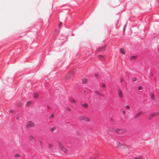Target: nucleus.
<instances>
[{
	"mask_svg": "<svg viewBox=\"0 0 159 159\" xmlns=\"http://www.w3.org/2000/svg\"><path fill=\"white\" fill-rule=\"evenodd\" d=\"M151 76H153V74L152 73H151L150 75Z\"/></svg>",
	"mask_w": 159,
	"mask_h": 159,
	"instance_id": "nucleus-37",
	"label": "nucleus"
},
{
	"mask_svg": "<svg viewBox=\"0 0 159 159\" xmlns=\"http://www.w3.org/2000/svg\"><path fill=\"white\" fill-rule=\"evenodd\" d=\"M95 76L97 77L98 76V74H95Z\"/></svg>",
	"mask_w": 159,
	"mask_h": 159,
	"instance_id": "nucleus-36",
	"label": "nucleus"
},
{
	"mask_svg": "<svg viewBox=\"0 0 159 159\" xmlns=\"http://www.w3.org/2000/svg\"><path fill=\"white\" fill-rule=\"evenodd\" d=\"M105 47H102L99 48V51H102V50H104L105 49Z\"/></svg>",
	"mask_w": 159,
	"mask_h": 159,
	"instance_id": "nucleus-22",
	"label": "nucleus"
},
{
	"mask_svg": "<svg viewBox=\"0 0 159 159\" xmlns=\"http://www.w3.org/2000/svg\"><path fill=\"white\" fill-rule=\"evenodd\" d=\"M134 159H145V158L142 156H140L137 157H135Z\"/></svg>",
	"mask_w": 159,
	"mask_h": 159,
	"instance_id": "nucleus-14",
	"label": "nucleus"
},
{
	"mask_svg": "<svg viewBox=\"0 0 159 159\" xmlns=\"http://www.w3.org/2000/svg\"><path fill=\"white\" fill-rule=\"evenodd\" d=\"M54 114H52L50 115V117L53 118L54 117Z\"/></svg>",
	"mask_w": 159,
	"mask_h": 159,
	"instance_id": "nucleus-30",
	"label": "nucleus"
},
{
	"mask_svg": "<svg viewBox=\"0 0 159 159\" xmlns=\"http://www.w3.org/2000/svg\"><path fill=\"white\" fill-rule=\"evenodd\" d=\"M29 140L30 141L34 142L35 141V139L34 137L33 136L30 134L29 135Z\"/></svg>",
	"mask_w": 159,
	"mask_h": 159,
	"instance_id": "nucleus-8",
	"label": "nucleus"
},
{
	"mask_svg": "<svg viewBox=\"0 0 159 159\" xmlns=\"http://www.w3.org/2000/svg\"><path fill=\"white\" fill-rule=\"evenodd\" d=\"M39 95L38 94L35 93L34 94V97L35 98H38Z\"/></svg>",
	"mask_w": 159,
	"mask_h": 159,
	"instance_id": "nucleus-21",
	"label": "nucleus"
},
{
	"mask_svg": "<svg viewBox=\"0 0 159 159\" xmlns=\"http://www.w3.org/2000/svg\"><path fill=\"white\" fill-rule=\"evenodd\" d=\"M81 105L83 107L85 108H87L88 107V105L86 103L81 104Z\"/></svg>",
	"mask_w": 159,
	"mask_h": 159,
	"instance_id": "nucleus-12",
	"label": "nucleus"
},
{
	"mask_svg": "<svg viewBox=\"0 0 159 159\" xmlns=\"http://www.w3.org/2000/svg\"><path fill=\"white\" fill-rule=\"evenodd\" d=\"M15 156L17 157H20V155L18 154H17L15 155Z\"/></svg>",
	"mask_w": 159,
	"mask_h": 159,
	"instance_id": "nucleus-32",
	"label": "nucleus"
},
{
	"mask_svg": "<svg viewBox=\"0 0 159 159\" xmlns=\"http://www.w3.org/2000/svg\"><path fill=\"white\" fill-rule=\"evenodd\" d=\"M132 80L133 81H135L137 80V79L136 78L134 77L133 78Z\"/></svg>",
	"mask_w": 159,
	"mask_h": 159,
	"instance_id": "nucleus-27",
	"label": "nucleus"
},
{
	"mask_svg": "<svg viewBox=\"0 0 159 159\" xmlns=\"http://www.w3.org/2000/svg\"><path fill=\"white\" fill-rule=\"evenodd\" d=\"M102 86L103 87L105 88V84L104 83H102Z\"/></svg>",
	"mask_w": 159,
	"mask_h": 159,
	"instance_id": "nucleus-29",
	"label": "nucleus"
},
{
	"mask_svg": "<svg viewBox=\"0 0 159 159\" xmlns=\"http://www.w3.org/2000/svg\"><path fill=\"white\" fill-rule=\"evenodd\" d=\"M95 93L96 94H97V95H98L102 96V94L101 93H100V92H98V91H96Z\"/></svg>",
	"mask_w": 159,
	"mask_h": 159,
	"instance_id": "nucleus-24",
	"label": "nucleus"
},
{
	"mask_svg": "<svg viewBox=\"0 0 159 159\" xmlns=\"http://www.w3.org/2000/svg\"><path fill=\"white\" fill-rule=\"evenodd\" d=\"M118 93L120 98H122L123 97V95L122 92L120 89H119L118 90Z\"/></svg>",
	"mask_w": 159,
	"mask_h": 159,
	"instance_id": "nucleus-10",
	"label": "nucleus"
},
{
	"mask_svg": "<svg viewBox=\"0 0 159 159\" xmlns=\"http://www.w3.org/2000/svg\"><path fill=\"white\" fill-rule=\"evenodd\" d=\"M57 144L59 148V149L63 152L66 153L68 151V149L65 147L60 142L57 141Z\"/></svg>",
	"mask_w": 159,
	"mask_h": 159,
	"instance_id": "nucleus-1",
	"label": "nucleus"
},
{
	"mask_svg": "<svg viewBox=\"0 0 159 159\" xmlns=\"http://www.w3.org/2000/svg\"><path fill=\"white\" fill-rule=\"evenodd\" d=\"M70 102L72 103H74V104H75L76 103V102L75 101V100L74 99H73V98H71L70 99Z\"/></svg>",
	"mask_w": 159,
	"mask_h": 159,
	"instance_id": "nucleus-18",
	"label": "nucleus"
},
{
	"mask_svg": "<svg viewBox=\"0 0 159 159\" xmlns=\"http://www.w3.org/2000/svg\"><path fill=\"white\" fill-rule=\"evenodd\" d=\"M156 115L155 113H153L152 114L150 115V116H149L148 119L149 120H151L152 117L154 116H155Z\"/></svg>",
	"mask_w": 159,
	"mask_h": 159,
	"instance_id": "nucleus-11",
	"label": "nucleus"
},
{
	"mask_svg": "<svg viewBox=\"0 0 159 159\" xmlns=\"http://www.w3.org/2000/svg\"><path fill=\"white\" fill-rule=\"evenodd\" d=\"M120 52L123 54H125V50L121 48L120 49Z\"/></svg>",
	"mask_w": 159,
	"mask_h": 159,
	"instance_id": "nucleus-16",
	"label": "nucleus"
},
{
	"mask_svg": "<svg viewBox=\"0 0 159 159\" xmlns=\"http://www.w3.org/2000/svg\"><path fill=\"white\" fill-rule=\"evenodd\" d=\"M48 108H49V107H48Z\"/></svg>",
	"mask_w": 159,
	"mask_h": 159,
	"instance_id": "nucleus-38",
	"label": "nucleus"
},
{
	"mask_svg": "<svg viewBox=\"0 0 159 159\" xmlns=\"http://www.w3.org/2000/svg\"><path fill=\"white\" fill-rule=\"evenodd\" d=\"M115 131L116 133L119 134H123L125 133L126 132V130L125 129H116L115 130Z\"/></svg>",
	"mask_w": 159,
	"mask_h": 159,
	"instance_id": "nucleus-6",
	"label": "nucleus"
},
{
	"mask_svg": "<svg viewBox=\"0 0 159 159\" xmlns=\"http://www.w3.org/2000/svg\"><path fill=\"white\" fill-rule=\"evenodd\" d=\"M137 57V56H132L131 57V59L132 60H134L135 59H136Z\"/></svg>",
	"mask_w": 159,
	"mask_h": 159,
	"instance_id": "nucleus-20",
	"label": "nucleus"
},
{
	"mask_svg": "<svg viewBox=\"0 0 159 159\" xmlns=\"http://www.w3.org/2000/svg\"><path fill=\"white\" fill-rule=\"evenodd\" d=\"M61 24H62V22H60L59 24V27H60V26L61 25Z\"/></svg>",
	"mask_w": 159,
	"mask_h": 159,
	"instance_id": "nucleus-33",
	"label": "nucleus"
},
{
	"mask_svg": "<svg viewBox=\"0 0 159 159\" xmlns=\"http://www.w3.org/2000/svg\"><path fill=\"white\" fill-rule=\"evenodd\" d=\"M32 103V102L31 101H28L27 102L26 105L27 106L29 107L31 106Z\"/></svg>",
	"mask_w": 159,
	"mask_h": 159,
	"instance_id": "nucleus-13",
	"label": "nucleus"
},
{
	"mask_svg": "<svg viewBox=\"0 0 159 159\" xmlns=\"http://www.w3.org/2000/svg\"><path fill=\"white\" fill-rule=\"evenodd\" d=\"M116 147L121 149H123L126 148V146L124 145L117 142L116 143Z\"/></svg>",
	"mask_w": 159,
	"mask_h": 159,
	"instance_id": "nucleus-5",
	"label": "nucleus"
},
{
	"mask_svg": "<svg viewBox=\"0 0 159 159\" xmlns=\"http://www.w3.org/2000/svg\"><path fill=\"white\" fill-rule=\"evenodd\" d=\"M151 96L152 99L154 100L155 98V96L154 94L153 93H151Z\"/></svg>",
	"mask_w": 159,
	"mask_h": 159,
	"instance_id": "nucleus-17",
	"label": "nucleus"
},
{
	"mask_svg": "<svg viewBox=\"0 0 159 159\" xmlns=\"http://www.w3.org/2000/svg\"><path fill=\"white\" fill-rule=\"evenodd\" d=\"M56 127H53L51 128L50 129V131L51 132H53L56 129Z\"/></svg>",
	"mask_w": 159,
	"mask_h": 159,
	"instance_id": "nucleus-19",
	"label": "nucleus"
},
{
	"mask_svg": "<svg viewBox=\"0 0 159 159\" xmlns=\"http://www.w3.org/2000/svg\"><path fill=\"white\" fill-rule=\"evenodd\" d=\"M74 73V71L73 70L71 71L66 75L65 78L66 80H70L73 77Z\"/></svg>",
	"mask_w": 159,
	"mask_h": 159,
	"instance_id": "nucleus-3",
	"label": "nucleus"
},
{
	"mask_svg": "<svg viewBox=\"0 0 159 159\" xmlns=\"http://www.w3.org/2000/svg\"><path fill=\"white\" fill-rule=\"evenodd\" d=\"M10 112L11 113H13V110H10Z\"/></svg>",
	"mask_w": 159,
	"mask_h": 159,
	"instance_id": "nucleus-35",
	"label": "nucleus"
},
{
	"mask_svg": "<svg viewBox=\"0 0 159 159\" xmlns=\"http://www.w3.org/2000/svg\"><path fill=\"white\" fill-rule=\"evenodd\" d=\"M143 112L142 111H140V112L136 113L134 116V118L135 119H137L140 116L141 114H143Z\"/></svg>",
	"mask_w": 159,
	"mask_h": 159,
	"instance_id": "nucleus-7",
	"label": "nucleus"
},
{
	"mask_svg": "<svg viewBox=\"0 0 159 159\" xmlns=\"http://www.w3.org/2000/svg\"><path fill=\"white\" fill-rule=\"evenodd\" d=\"M126 24L124 26V28H123V31H124L125 30V28L126 27Z\"/></svg>",
	"mask_w": 159,
	"mask_h": 159,
	"instance_id": "nucleus-31",
	"label": "nucleus"
},
{
	"mask_svg": "<svg viewBox=\"0 0 159 159\" xmlns=\"http://www.w3.org/2000/svg\"><path fill=\"white\" fill-rule=\"evenodd\" d=\"M66 110L67 111L70 112L71 111V109L70 108H69V107H67L66 108Z\"/></svg>",
	"mask_w": 159,
	"mask_h": 159,
	"instance_id": "nucleus-23",
	"label": "nucleus"
},
{
	"mask_svg": "<svg viewBox=\"0 0 159 159\" xmlns=\"http://www.w3.org/2000/svg\"><path fill=\"white\" fill-rule=\"evenodd\" d=\"M23 105V103L22 102H20L18 104V106L20 107H21Z\"/></svg>",
	"mask_w": 159,
	"mask_h": 159,
	"instance_id": "nucleus-25",
	"label": "nucleus"
},
{
	"mask_svg": "<svg viewBox=\"0 0 159 159\" xmlns=\"http://www.w3.org/2000/svg\"><path fill=\"white\" fill-rule=\"evenodd\" d=\"M35 125L34 123L31 121H28L26 125L27 129H29L30 128L34 127Z\"/></svg>",
	"mask_w": 159,
	"mask_h": 159,
	"instance_id": "nucleus-4",
	"label": "nucleus"
},
{
	"mask_svg": "<svg viewBox=\"0 0 159 159\" xmlns=\"http://www.w3.org/2000/svg\"><path fill=\"white\" fill-rule=\"evenodd\" d=\"M125 108L127 109H129L130 108V107L129 105H127L125 106Z\"/></svg>",
	"mask_w": 159,
	"mask_h": 159,
	"instance_id": "nucleus-26",
	"label": "nucleus"
},
{
	"mask_svg": "<svg viewBox=\"0 0 159 159\" xmlns=\"http://www.w3.org/2000/svg\"><path fill=\"white\" fill-rule=\"evenodd\" d=\"M78 119L80 121L83 120L87 122H91V120L89 118L84 116H80L78 117Z\"/></svg>",
	"mask_w": 159,
	"mask_h": 159,
	"instance_id": "nucleus-2",
	"label": "nucleus"
},
{
	"mask_svg": "<svg viewBox=\"0 0 159 159\" xmlns=\"http://www.w3.org/2000/svg\"><path fill=\"white\" fill-rule=\"evenodd\" d=\"M123 113L124 114H125V111H123Z\"/></svg>",
	"mask_w": 159,
	"mask_h": 159,
	"instance_id": "nucleus-34",
	"label": "nucleus"
},
{
	"mask_svg": "<svg viewBox=\"0 0 159 159\" xmlns=\"http://www.w3.org/2000/svg\"><path fill=\"white\" fill-rule=\"evenodd\" d=\"M138 89L139 90H141L142 89V87L141 86H139L138 87Z\"/></svg>",
	"mask_w": 159,
	"mask_h": 159,
	"instance_id": "nucleus-28",
	"label": "nucleus"
},
{
	"mask_svg": "<svg viewBox=\"0 0 159 159\" xmlns=\"http://www.w3.org/2000/svg\"><path fill=\"white\" fill-rule=\"evenodd\" d=\"M87 79L86 78L83 79L82 80V82L83 84H85L87 82Z\"/></svg>",
	"mask_w": 159,
	"mask_h": 159,
	"instance_id": "nucleus-15",
	"label": "nucleus"
},
{
	"mask_svg": "<svg viewBox=\"0 0 159 159\" xmlns=\"http://www.w3.org/2000/svg\"><path fill=\"white\" fill-rule=\"evenodd\" d=\"M98 58L101 61H104V56L102 55H99L98 56Z\"/></svg>",
	"mask_w": 159,
	"mask_h": 159,
	"instance_id": "nucleus-9",
	"label": "nucleus"
}]
</instances>
